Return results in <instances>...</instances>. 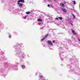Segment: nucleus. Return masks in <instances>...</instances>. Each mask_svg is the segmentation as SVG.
<instances>
[{
  "label": "nucleus",
  "mask_w": 80,
  "mask_h": 80,
  "mask_svg": "<svg viewBox=\"0 0 80 80\" xmlns=\"http://www.w3.org/2000/svg\"><path fill=\"white\" fill-rule=\"evenodd\" d=\"M38 22H42V20L40 19H38Z\"/></svg>",
  "instance_id": "obj_10"
},
{
  "label": "nucleus",
  "mask_w": 80,
  "mask_h": 80,
  "mask_svg": "<svg viewBox=\"0 0 80 80\" xmlns=\"http://www.w3.org/2000/svg\"><path fill=\"white\" fill-rule=\"evenodd\" d=\"M40 28V29H43V27H42L41 28Z\"/></svg>",
  "instance_id": "obj_23"
},
{
  "label": "nucleus",
  "mask_w": 80,
  "mask_h": 80,
  "mask_svg": "<svg viewBox=\"0 0 80 80\" xmlns=\"http://www.w3.org/2000/svg\"><path fill=\"white\" fill-rule=\"evenodd\" d=\"M48 35V34H47V35H46L45 36V37L44 38H45H45H47V37Z\"/></svg>",
  "instance_id": "obj_14"
},
{
  "label": "nucleus",
  "mask_w": 80,
  "mask_h": 80,
  "mask_svg": "<svg viewBox=\"0 0 80 80\" xmlns=\"http://www.w3.org/2000/svg\"><path fill=\"white\" fill-rule=\"evenodd\" d=\"M74 5H75V1H73Z\"/></svg>",
  "instance_id": "obj_17"
},
{
  "label": "nucleus",
  "mask_w": 80,
  "mask_h": 80,
  "mask_svg": "<svg viewBox=\"0 0 80 80\" xmlns=\"http://www.w3.org/2000/svg\"><path fill=\"white\" fill-rule=\"evenodd\" d=\"M78 41H79V42H80V39H78Z\"/></svg>",
  "instance_id": "obj_25"
},
{
  "label": "nucleus",
  "mask_w": 80,
  "mask_h": 80,
  "mask_svg": "<svg viewBox=\"0 0 80 80\" xmlns=\"http://www.w3.org/2000/svg\"><path fill=\"white\" fill-rule=\"evenodd\" d=\"M69 23L71 24V25H72V26H73V24L72 23V22H69Z\"/></svg>",
  "instance_id": "obj_18"
},
{
  "label": "nucleus",
  "mask_w": 80,
  "mask_h": 80,
  "mask_svg": "<svg viewBox=\"0 0 80 80\" xmlns=\"http://www.w3.org/2000/svg\"><path fill=\"white\" fill-rule=\"evenodd\" d=\"M72 32L74 34V35H77V33L75 32L73 30H72Z\"/></svg>",
  "instance_id": "obj_6"
},
{
  "label": "nucleus",
  "mask_w": 80,
  "mask_h": 80,
  "mask_svg": "<svg viewBox=\"0 0 80 80\" xmlns=\"http://www.w3.org/2000/svg\"><path fill=\"white\" fill-rule=\"evenodd\" d=\"M62 48L61 47H60V48Z\"/></svg>",
  "instance_id": "obj_27"
},
{
  "label": "nucleus",
  "mask_w": 80,
  "mask_h": 80,
  "mask_svg": "<svg viewBox=\"0 0 80 80\" xmlns=\"http://www.w3.org/2000/svg\"><path fill=\"white\" fill-rule=\"evenodd\" d=\"M45 38H42V39H41V41H43V40H45Z\"/></svg>",
  "instance_id": "obj_13"
},
{
  "label": "nucleus",
  "mask_w": 80,
  "mask_h": 80,
  "mask_svg": "<svg viewBox=\"0 0 80 80\" xmlns=\"http://www.w3.org/2000/svg\"><path fill=\"white\" fill-rule=\"evenodd\" d=\"M4 1V0H2V2H3Z\"/></svg>",
  "instance_id": "obj_26"
},
{
  "label": "nucleus",
  "mask_w": 80,
  "mask_h": 80,
  "mask_svg": "<svg viewBox=\"0 0 80 80\" xmlns=\"http://www.w3.org/2000/svg\"><path fill=\"white\" fill-rule=\"evenodd\" d=\"M55 19L56 20H58V18H56Z\"/></svg>",
  "instance_id": "obj_21"
},
{
  "label": "nucleus",
  "mask_w": 80,
  "mask_h": 80,
  "mask_svg": "<svg viewBox=\"0 0 80 80\" xmlns=\"http://www.w3.org/2000/svg\"><path fill=\"white\" fill-rule=\"evenodd\" d=\"M18 3H20L22 2V3H25V1L24 0H19L18 1Z\"/></svg>",
  "instance_id": "obj_3"
},
{
  "label": "nucleus",
  "mask_w": 80,
  "mask_h": 80,
  "mask_svg": "<svg viewBox=\"0 0 80 80\" xmlns=\"http://www.w3.org/2000/svg\"><path fill=\"white\" fill-rule=\"evenodd\" d=\"M9 38H11V35H9Z\"/></svg>",
  "instance_id": "obj_20"
},
{
  "label": "nucleus",
  "mask_w": 80,
  "mask_h": 80,
  "mask_svg": "<svg viewBox=\"0 0 80 80\" xmlns=\"http://www.w3.org/2000/svg\"><path fill=\"white\" fill-rule=\"evenodd\" d=\"M58 18L59 19V20H62V19H63V18H62V17H58Z\"/></svg>",
  "instance_id": "obj_11"
},
{
  "label": "nucleus",
  "mask_w": 80,
  "mask_h": 80,
  "mask_svg": "<svg viewBox=\"0 0 80 80\" xmlns=\"http://www.w3.org/2000/svg\"><path fill=\"white\" fill-rule=\"evenodd\" d=\"M72 16L74 17L73 19H75V16L73 14H72Z\"/></svg>",
  "instance_id": "obj_16"
},
{
  "label": "nucleus",
  "mask_w": 80,
  "mask_h": 80,
  "mask_svg": "<svg viewBox=\"0 0 80 80\" xmlns=\"http://www.w3.org/2000/svg\"><path fill=\"white\" fill-rule=\"evenodd\" d=\"M49 0V1H50L51 0Z\"/></svg>",
  "instance_id": "obj_28"
},
{
  "label": "nucleus",
  "mask_w": 80,
  "mask_h": 80,
  "mask_svg": "<svg viewBox=\"0 0 80 80\" xmlns=\"http://www.w3.org/2000/svg\"><path fill=\"white\" fill-rule=\"evenodd\" d=\"M26 13H27V14H28V15H29V14H30V12L29 11L26 12Z\"/></svg>",
  "instance_id": "obj_12"
},
{
  "label": "nucleus",
  "mask_w": 80,
  "mask_h": 80,
  "mask_svg": "<svg viewBox=\"0 0 80 80\" xmlns=\"http://www.w3.org/2000/svg\"><path fill=\"white\" fill-rule=\"evenodd\" d=\"M60 58H61L62 57V55H61V54L60 55Z\"/></svg>",
  "instance_id": "obj_22"
},
{
  "label": "nucleus",
  "mask_w": 80,
  "mask_h": 80,
  "mask_svg": "<svg viewBox=\"0 0 80 80\" xmlns=\"http://www.w3.org/2000/svg\"><path fill=\"white\" fill-rule=\"evenodd\" d=\"M21 66L23 69H25V68L26 67H25V66L23 65H22Z\"/></svg>",
  "instance_id": "obj_8"
},
{
  "label": "nucleus",
  "mask_w": 80,
  "mask_h": 80,
  "mask_svg": "<svg viewBox=\"0 0 80 80\" xmlns=\"http://www.w3.org/2000/svg\"><path fill=\"white\" fill-rule=\"evenodd\" d=\"M55 40H53L52 41V42L53 43H55Z\"/></svg>",
  "instance_id": "obj_19"
},
{
  "label": "nucleus",
  "mask_w": 80,
  "mask_h": 80,
  "mask_svg": "<svg viewBox=\"0 0 80 80\" xmlns=\"http://www.w3.org/2000/svg\"><path fill=\"white\" fill-rule=\"evenodd\" d=\"M16 55L17 56H18V57H23L24 56V53H23L22 52H20L17 53Z\"/></svg>",
  "instance_id": "obj_1"
},
{
  "label": "nucleus",
  "mask_w": 80,
  "mask_h": 80,
  "mask_svg": "<svg viewBox=\"0 0 80 80\" xmlns=\"http://www.w3.org/2000/svg\"><path fill=\"white\" fill-rule=\"evenodd\" d=\"M48 7H50V5L48 4Z\"/></svg>",
  "instance_id": "obj_24"
},
{
  "label": "nucleus",
  "mask_w": 80,
  "mask_h": 80,
  "mask_svg": "<svg viewBox=\"0 0 80 80\" xmlns=\"http://www.w3.org/2000/svg\"><path fill=\"white\" fill-rule=\"evenodd\" d=\"M55 1H56V0H54Z\"/></svg>",
  "instance_id": "obj_30"
},
{
  "label": "nucleus",
  "mask_w": 80,
  "mask_h": 80,
  "mask_svg": "<svg viewBox=\"0 0 80 80\" xmlns=\"http://www.w3.org/2000/svg\"><path fill=\"white\" fill-rule=\"evenodd\" d=\"M71 21V22H72V21Z\"/></svg>",
  "instance_id": "obj_29"
},
{
  "label": "nucleus",
  "mask_w": 80,
  "mask_h": 80,
  "mask_svg": "<svg viewBox=\"0 0 80 80\" xmlns=\"http://www.w3.org/2000/svg\"><path fill=\"white\" fill-rule=\"evenodd\" d=\"M4 26H3V24H0V28L2 29V28H3Z\"/></svg>",
  "instance_id": "obj_7"
},
{
  "label": "nucleus",
  "mask_w": 80,
  "mask_h": 80,
  "mask_svg": "<svg viewBox=\"0 0 80 80\" xmlns=\"http://www.w3.org/2000/svg\"><path fill=\"white\" fill-rule=\"evenodd\" d=\"M18 5H19V7H23V4L22 3L18 2Z\"/></svg>",
  "instance_id": "obj_2"
},
{
  "label": "nucleus",
  "mask_w": 80,
  "mask_h": 80,
  "mask_svg": "<svg viewBox=\"0 0 80 80\" xmlns=\"http://www.w3.org/2000/svg\"><path fill=\"white\" fill-rule=\"evenodd\" d=\"M23 18H24V19H26V18H27V16L23 17Z\"/></svg>",
  "instance_id": "obj_15"
},
{
  "label": "nucleus",
  "mask_w": 80,
  "mask_h": 80,
  "mask_svg": "<svg viewBox=\"0 0 80 80\" xmlns=\"http://www.w3.org/2000/svg\"><path fill=\"white\" fill-rule=\"evenodd\" d=\"M60 5L61 6H62V7H65V5H64V4H63V3H60Z\"/></svg>",
  "instance_id": "obj_9"
},
{
  "label": "nucleus",
  "mask_w": 80,
  "mask_h": 80,
  "mask_svg": "<svg viewBox=\"0 0 80 80\" xmlns=\"http://www.w3.org/2000/svg\"><path fill=\"white\" fill-rule=\"evenodd\" d=\"M48 44L49 45H53V44H52V42L50 41H48Z\"/></svg>",
  "instance_id": "obj_4"
},
{
  "label": "nucleus",
  "mask_w": 80,
  "mask_h": 80,
  "mask_svg": "<svg viewBox=\"0 0 80 80\" xmlns=\"http://www.w3.org/2000/svg\"><path fill=\"white\" fill-rule=\"evenodd\" d=\"M61 10L63 12H64L65 13H66L67 12V10L63 8L61 9Z\"/></svg>",
  "instance_id": "obj_5"
}]
</instances>
